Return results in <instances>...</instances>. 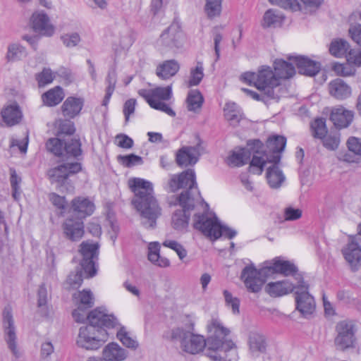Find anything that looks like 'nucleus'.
Returning <instances> with one entry per match:
<instances>
[{
  "mask_svg": "<svg viewBox=\"0 0 361 361\" xmlns=\"http://www.w3.org/2000/svg\"><path fill=\"white\" fill-rule=\"evenodd\" d=\"M164 188L169 192L187 188L175 197L174 202H170L171 205H179L181 207L176 210L172 216V225L176 230L187 228L190 211L194 210V228L210 239L214 240L221 236L231 239L237 234L235 230L221 225L215 214L209 211V205L202 200L197 187L194 170L188 169L179 174L171 175Z\"/></svg>",
  "mask_w": 361,
  "mask_h": 361,
  "instance_id": "obj_1",
  "label": "nucleus"
},
{
  "mask_svg": "<svg viewBox=\"0 0 361 361\" xmlns=\"http://www.w3.org/2000/svg\"><path fill=\"white\" fill-rule=\"evenodd\" d=\"M272 274L292 276L296 283H299L300 281L298 276L303 277L294 263L276 257L271 262H266L265 266L260 269H257L252 264L246 266L242 271L241 279L250 292L258 293L264 283L265 276Z\"/></svg>",
  "mask_w": 361,
  "mask_h": 361,
  "instance_id": "obj_2",
  "label": "nucleus"
},
{
  "mask_svg": "<svg viewBox=\"0 0 361 361\" xmlns=\"http://www.w3.org/2000/svg\"><path fill=\"white\" fill-rule=\"evenodd\" d=\"M128 185L135 194L132 202L140 213L142 224L147 228H154L161 209L154 196L152 183L140 178H133L128 180Z\"/></svg>",
  "mask_w": 361,
  "mask_h": 361,
  "instance_id": "obj_3",
  "label": "nucleus"
},
{
  "mask_svg": "<svg viewBox=\"0 0 361 361\" xmlns=\"http://www.w3.org/2000/svg\"><path fill=\"white\" fill-rule=\"evenodd\" d=\"M209 336L207 338V356L214 361L227 358V353L236 350L235 343L226 336L230 330L225 327L219 319H212L207 324Z\"/></svg>",
  "mask_w": 361,
  "mask_h": 361,
  "instance_id": "obj_4",
  "label": "nucleus"
},
{
  "mask_svg": "<svg viewBox=\"0 0 361 361\" xmlns=\"http://www.w3.org/2000/svg\"><path fill=\"white\" fill-rule=\"evenodd\" d=\"M240 79L248 85H254L260 92H264L269 99H278L280 97L279 78L275 75L273 69L267 66H261L257 72H246L241 75Z\"/></svg>",
  "mask_w": 361,
  "mask_h": 361,
  "instance_id": "obj_5",
  "label": "nucleus"
},
{
  "mask_svg": "<svg viewBox=\"0 0 361 361\" xmlns=\"http://www.w3.org/2000/svg\"><path fill=\"white\" fill-rule=\"evenodd\" d=\"M286 145V138L281 135L270 137L267 143L268 151L256 150L250 166V172L261 175L267 164H277L281 160V153Z\"/></svg>",
  "mask_w": 361,
  "mask_h": 361,
  "instance_id": "obj_6",
  "label": "nucleus"
},
{
  "mask_svg": "<svg viewBox=\"0 0 361 361\" xmlns=\"http://www.w3.org/2000/svg\"><path fill=\"white\" fill-rule=\"evenodd\" d=\"M138 94L152 109L161 111L171 117L176 116L175 111L164 102L170 100L173 96L171 85L157 87L151 90L141 89L138 91Z\"/></svg>",
  "mask_w": 361,
  "mask_h": 361,
  "instance_id": "obj_7",
  "label": "nucleus"
},
{
  "mask_svg": "<svg viewBox=\"0 0 361 361\" xmlns=\"http://www.w3.org/2000/svg\"><path fill=\"white\" fill-rule=\"evenodd\" d=\"M108 339V334L103 328L93 326H81L76 338L78 346L88 350L99 349Z\"/></svg>",
  "mask_w": 361,
  "mask_h": 361,
  "instance_id": "obj_8",
  "label": "nucleus"
},
{
  "mask_svg": "<svg viewBox=\"0 0 361 361\" xmlns=\"http://www.w3.org/2000/svg\"><path fill=\"white\" fill-rule=\"evenodd\" d=\"M171 336L173 339L180 341V349L188 354L196 355L207 349V341L199 334H195L180 328L174 329Z\"/></svg>",
  "mask_w": 361,
  "mask_h": 361,
  "instance_id": "obj_9",
  "label": "nucleus"
},
{
  "mask_svg": "<svg viewBox=\"0 0 361 361\" xmlns=\"http://www.w3.org/2000/svg\"><path fill=\"white\" fill-rule=\"evenodd\" d=\"M300 281L294 291L296 310L305 317L313 314L316 304L314 299L310 294L309 285L305 282L303 277L298 276Z\"/></svg>",
  "mask_w": 361,
  "mask_h": 361,
  "instance_id": "obj_10",
  "label": "nucleus"
},
{
  "mask_svg": "<svg viewBox=\"0 0 361 361\" xmlns=\"http://www.w3.org/2000/svg\"><path fill=\"white\" fill-rule=\"evenodd\" d=\"M185 40V35L180 26L177 23L171 24L164 30L157 39V45L161 49L180 48Z\"/></svg>",
  "mask_w": 361,
  "mask_h": 361,
  "instance_id": "obj_11",
  "label": "nucleus"
},
{
  "mask_svg": "<svg viewBox=\"0 0 361 361\" xmlns=\"http://www.w3.org/2000/svg\"><path fill=\"white\" fill-rule=\"evenodd\" d=\"M337 335L334 339L336 349L345 350L353 348L355 343V328L351 321H341L336 326Z\"/></svg>",
  "mask_w": 361,
  "mask_h": 361,
  "instance_id": "obj_12",
  "label": "nucleus"
},
{
  "mask_svg": "<svg viewBox=\"0 0 361 361\" xmlns=\"http://www.w3.org/2000/svg\"><path fill=\"white\" fill-rule=\"evenodd\" d=\"M99 245L89 240L83 241L80 245L79 252L82 257L80 266L87 278L96 274L94 259L98 255Z\"/></svg>",
  "mask_w": 361,
  "mask_h": 361,
  "instance_id": "obj_13",
  "label": "nucleus"
},
{
  "mask_svg": "<svg viewBox=\"0 0 361 361\" xmlns=\"http://www.w3.org/2000/svg\"><path fill=\"white\" fill-rule=\"evenodd\" d=\"M196 142L193 146H183L180 148L176 154V161L180 167H187L195 165L200 157L204 152L202 142L197 137Z\"/></svg>",
  "mask_w": 361,
  "mask_h": 361,
  "instance_id": "obj_14",
  "label": "nucleus"
},
{
  "mask_svg": "<svg viewBox=\"0 0 361 361\" xmlns=\"http://www.w3.org/2000/svg\"><path fill=\"white\" fill-rule=\"evenodd\" d=\"M262 147V143L258 140L249 141L246 148L233 150L227 158V163L231 166H240L247 163L251 154L252 157L257 149Z\"/></svg>",
  "mask_w": 361,
  "mask_h": 361,
  "instance_id": "obj_15",
  "label": "nucleus"
},
{
  "mask_svg": "<svg viewBox=\"0 0 361 361\" xmlns=\"http://www.w3.org/2000/svg\"><path fill=\"white\" fill-rule=\"evenodd\" d=\"M81 170L80 163L75 161L66 163L54 167L48 171L47 175L51 183L63 186L71 174H74Z\"/></svg>",
  "mask_w": 361,
  "mask_h": 361,
  "instance_id": "obj_16",
  "label": "nucleus"
},
{
  "mask_svg": "<svg viewBox=\"0 0 361 361\" xmlns=\"http://www.w3.org/2000/svg\"><path fill=\"white\" fill-rule=\"evenodd\" d=\"M3 326L4 339L13 355L18 357L20 354L17 348V336L11 312L5 308L3 312Z\"/></svg>",
  "mask_w": 361,
  "mask_h": 361,
  "instance_id": "obj_17",
  "label": "nucleus"
},
{
  "mask_svg": "<svg viewBox=\"0 0 361 361\" xmlns=\"http://www.w3.org/2000/svg\"><path fill=\"white\" fill-rule=\"evenodd\" d=\"M90 326L97 328H114L118 325V319L113 314H109L106 310L101 307L96 308L91 311L87 316Z\"/></svg>",
  "mask_w": 361,
  "mask_h": 361,
  "instance_id": "obj_18",
  "label": "nucleus"
},
{
  "mask_svg": "<svg viewBox=\"0 0 361 361\" xmlns=\"http://www.w3.org/2000/svg\"><path fill=\"white\" fill-rule=\"evenodd\" d=\"M287 59L288 61H293L298 69V72L302 75L314 76L321 69L319 62L312 60L305 56L289 55Z\"/></svg>",
  "mask_w": 361,
  "mask_h": 361,
  "instance_id": "obj_19",
  "label": "nucleus"
},
{
  "mask_svg": "<svg viewBox=\"0 0 361 361\" xmlns=\"http://www.w3.org/2000/svg\"><path fill=\"white\" fill-rule=\"evenodd\" d=\"M298 283L291 282L289 279L271 281L266 284L265 292L272 298L286 295L295 291Z\"/></svg>",
  "mask_w": 361,
  "mask_h": 361,
  "instance_id": "obj_20",
  "label": "nucleus"
},
{
  "mask_svg": "<svg viewBox=\"0 0 361 361\" xmlns=\"http://www.w3.org/2000/svg\"><path fill=\"white\" fill-rule=\"evenodd\" d=\"M94 209V202L88 197H77L71 201V210L80 219L92 215Z\"/></svg>",
  "mask_w": 361,
  "mask_h": 361,
  "instance_id": "obj_21",
  "label": "nucleus"
},
{
  "mask_svg": "<svg viewBox=\"0 0 361 361\" xmlns=\"http://www.w3.org/2000/svg\"><path fill=\"white\" fill-rule=\"evenodd\" d=\"M355 113L343 106H338L331 110L330 119L334 126L339 128H347L354 118Z\"/></svg>",
  "mask_w": 361,
  "mask_h": 361,
  "instance_id": "obj_22",
  "label": "nucleus"
},
{
  "mask_svg": "<svg viewBox=\"0 0 361 361\" xmlns=\"http://www.w3.org/2000/svg\"><path fill=\"white\" fill-rule=\"evenodd\" d=\"M342 253L352 269L357 270V264L361 261V246L354 238H350L349 242L343 247Z\"/></svg>",
  "mask_w": 361,
  "mask_h": 361,
  "instance_id": "obj_23",
  "label": "nucleus"
},
{
  "mask_svg": "<svg viewBox=\"0 0 361 361\" xmlns=\"http://www.w3.org/2000/svg\"><path fill=\"white\" fill-rule=\"evenodd\" d=\"M31 22L34 30L43 35L49 37L54 32V27L50 23L47 15L42 11L35 12Z\"/></svg>",
  "mask_w": 361,
  "mask_h": 361,
  "instance_id": "obj_24",
  "label": "nucleus"
},
{
  "mask_svg": "<svg viewBox=\"0 0 361 361\" xmlns=\"http://www.w3.org/2000/svg\"><path fill=\"white\" fill-rule=\"evenodd\" d=\"M329 94L337 100H345L352 95L351 87L343 80L336 78L331 80L328 85Z\"/></svg>",
  "mask_w": 361,
  "mask_h": 361,
  "instance_id": "obj_25",
  "label": "nucleus"
},
{
  "mask_svg": "<svg viewBox=\"0 0 361 361\" xmlns=\"http://www.w3.org/2000/svg\"><path fill=\"white\" fill-rule=\"evenodd\" d=\"M63 233L72 241L79 240L84 235V224L82 219H67L63 224Z\"/></svg>",
  "mask_w": 361,
  "mask_h": 361,
  "instance_id": "obj_26",
  "label": "nucleus"
},
{
  "mask_svg": "<svg viewBox=\"0 0 361 361\" xmlns=\"http://www.w3.org/2000/svg\"><path fill=\"white\" fill-rule=\"evenodd\" d=\"M247 345L252 355H258L266 349L264 336L257 329H252L247 332Z\"/></svg>",
  "mask_w": 361,
  "mask_h": 361,
  "instance_id": "obj_27",
  "label": "nucleus"
},
{
  "mask_svg": "<svg viewBox=\"0 0 361 361\" xmlns=\"http://www.w3.org/2000/svg\"><path fill=\"white\" fill-rule=\"evenodd\" d=\"M102 355L106 361H124L128 352L116 342H111L104 347Z\"/></svg>",
  "mask_w": 361,
  "mask_h": 361,
  "instance_id": "obj_28",
  "label": "nucleus"
},
{
  "mask_svg": "<svg viewBox=\"0 0 361 361\" xmlns=\"http://www.w3.org/2000/svg\"><path fill=\"white\" fill-rule=\"evenodd\" d=\"M1 118L7 126H13L20 122L23 113L16 103L5 106L1 112Z\"/></svg>",
  "mask_w": 361,
  "mask_h": 361,
  "instance_id": "obj_29",
  "label": "nucleus"
},
{
  "mask_svg": "<svg viewBox=\"0 0 361 361\" xmlns=\"http://www.w3.org/2000/svg\"><path fill=\"white\" fill-rule=\"evenodd\" d=\"M274 73L279 76V85L282 80L288 79L295 73V68L293 61H286L283 59H277L274 62Z\"/></svg>",
  "mask_w": 361,
  "mask_h": 361,
  "instance_id": "obj_30",
  "label": "nucleus"
},
{
  "mask_svg": "<svg viewBox=\"0 0 361 361\" xmlns=\"http://www.w3.org/2000/svg\"><path fill=\"white\" fill-rule=\"evenodd\" d=\"M84 105V99L80 97H68L61 106L63 115L69 118L78 116Z\"/></svg>",
  "mask_w": 361,
  "mask_h": 361,
  "instance_id": "obj_31",
  "label": "nucleus"
},
{
  "mask_svg": "<svg viewBox=\"0 0 361 361\" xmlns=\"http://www.w3.org/2000/svg\"><path fill=\"white\" fill-rule=\"evenodd\" d=\"M179 68V63L176 60H167L157 66L156 73L159 78L167 80L175 75Z\"/></svg>",
  "mask_w": 361,
  "mask_h": 361,
  "instance_id": "obj_32",
  "label": "nucleus"
},
{
  "mask_svg": "<svg viewBox=\"0 0 361 361\" xmlns=\"http://www.w3.org/2000/svg\"><path fill=\"white\" fill-rule=\"evenodd\" d=\"M267 170L266 177L271 188H279L285 180V176L276 164H271Z\"/></svg>",
  "mask_w": 361,
  "mask_h": 361,
  "instance_id": "obj_33",
  "label": "nucleus"
},
{
  "mask_svg": "<svg viewBox=\"0 0 361 361\" xmlns=\"http://www.w3.org/2000/svg\"><path fill=\"white\" fill-rule=\"evenodd\" d=\"M160 245L157 242H152L148 246V259L154 265L167 267L170 265L169 260L159 255Z\"/></svg>",
  "mask_w": 361,
  "mask_h": 361,
  "instance_id": "obj_34",
  "label": "nucleus"
},
{
  "mask_svg": "<svg viewBox=\"0 0 361 361\" xmlns=\"http://www.w3.org/2000/svg\"><path fill=\"white\" fill-rule=\"evenodd\" d=\"M27 51L23 46L17 42L8 44L6 54V59L8 62L13 63L19 61L25 58Z\"/></svg>",
  "mask_w": 361,
  "mask_h": 361,
  "instance_id": "obj_35",
  "label": "nucleus"
},
{
  "mask_svg": "<svg viewBox=\"0 0 361 361\" xmlns=\"http://www.w3.org/2000/svg\"><path fill=\"white\" fill-rule=\"evenodd\" d=\"M64 96L63 89L60 86H56L44 93L42 99L46 106H54L63 100Z\"/></svg>",
  "mask_w": 361,
  "mask_h": 361,
  "instance_id": "obj_36",
  "label": "nucleus"
},
{
  "mask_svg": "<svg viewBox=\"0 0 361 361\" xmlns=\"http://www.w3.org/2000/svg\"><path fill=\"white\" fill-rule=\"evenodd\" d=\"M114 329H117L116 338L124 346L134 350L138 347L137 341L132 336L130 332L127 330L126 326H122L118 322V325Z\"/></svg>",
  "mask_w": 361,
  "mask_h": 361,
  "instance_id": "obj_37",
  "label": "nucleus"
},
{
  "mask_svg": "<svg viewBox=\"0 0 361 361\" xmlns=\"http://www.w3.org/2000/svg\"><path fill=\"white\" fill-rule=\"evenodd\" d=\"M204 103V97L198 90H191L186 99L187 109L190 111L199 113Z\"/></svg>",
  "mask_w": 361,
  "mask_h": 361,
  "instance_id": "obj_38",
  "label": "nucleus"
},
{
  "mask_svg": "<svg viewBox=\"0 0 361 361\" xmlns=\"http://www.w3.org/2000/svg\"><path fill=\"white\" fill-rule=\"evenodd\" d=\"M330 54L336 57L342 58L348 54V51L350 50L349 43L343 39H335L331 41L329 48Z\"/></svg>",
  "mask_w": 361,
  "mask_h": 361,
  "instance_id": "obj_39",
  "label": "nucleus"
},
{
  "mask_svg": "<svg viewBox=\"0 0 361 361\" xmlns=\"http://www.w3.org/2000/svg\"><path fill=\"white\" fill-rule=\"evenodd\" d=\"M82 154L81 143L78 139H68L64 141L63 156L66 158H78Z\"/></svg>",
  "mask_w": 361,
  "mask_h": 361,
  "instance_id": "obj_40",
  "label": "nucleus"
},
{
  "mask_svg": "<svg viewBox=\"0 0 361 361\" xmlns=\"http://www.w3.org/2000/svg\"><path fill=\"white\" fill-rule=\"evenodd\" d=\"M226 119L232 125H235L242 118V113L238 105L234 102H227L224 108Z\"/></svg>",
  "mask_w": 361,
  "mask_h": 361,
  "instance_id": "obj_41",
  "label": "nucleus"
},
{
  "mask_svg": "<svg viewBox=\"0 0 361 361\" xmlns=\"http://www.w3.org/2000/svg\"><path fill=\"white\" fill-rule=\"evenodd\" d=\"M283 15L276 10L269 9L267 10L263 17V27H276L280 25L283 20Z\"/></svg>",
  "mask_w": 361,
  "mask_h": 361,
  "instance_id": "obj_42",
  "label": "nucleus"
},
{
  "mask_svg": "<svg viewBox=\"0 0 361 361\" xmlns=\"http://www.w3.org/2000/svg\"><path fill=\"white\" fill-rule=\"evenodd\" d=\"M78 306L84 307V309H89L94 305V295L90 290L84 289L75 293L73 295Z\"/></svg>",
  "mask_w": 361,
  "mask_h": 361,
  "instance_id": "obj_43",
  "label": "nucleus"
},
{
  "mask_svg": "<svg viewBox=\"0 0 361 361\" xmlns=\"http://www.w3.org/2000/svg\"><path fill=\"white\" fill-rule=\"evenodd\" d=\"M204 78V66L202 61H197L195 66L190 71L188 87L198 85Z\"/></svg>",
  "mask_w": 361,
  "mask_h": 361,
  "instance_id": "obj_44",
  "label": "nucleus"
},
{
  "mask_svg": "<svg viewBox=\"0 0 361 361\" xmlns=\"http://www.w3.org/2000/svg\"><path fill=\"white\" fill-rule=\"evenodd\" d=\"M332 70L336 75L342 77L352 76L355 74L356 70L350 63H341L336 62L332 65Z\"/></svg>",
  "mask_w": 361,
  "mask_h": 361,
  "instance_id": "obj_45",
  "label": "nucleus"
},
{
  "mask_svg": "<svg viewBox=\"0 0 361 361\" xmlns=\"http://www.w3.org/2000/svg\"><path fill=\"white\" fill-rule=\"evenodd\" d=\"M48 151L57 157L63 156L64 142L57 137H53L48 140L46 143Z\"/></svg>",
  "mask_w": 361,
  "mask_h": 361,
  "instance_id": "obj_46",
  "label": "nucleus"
},
{
  "mask_svg": "<svg viewBox=\"0 0 361 361\" xmlns=\"http://www.w3.org/2000/svg\"><path fill=\"white\" fill-rule=\"evenodd\" d=\"M221 3L222 0H206L204 8L209 18H214L220 15Z\"/></svg>",
  "mask_w": 361,
  "mask_h": 361,
  "instance_id": "obj_47",
  "label": "nucleus"
},
{
  "mask_svg": "<svg viewBox=\"0 0 361 361\" xmlns=\"http://www.w3.org/2000/svg\"><path fill=\"white\" fill-rule=\"evenodd\" d=\"M36 80L39 87H44L53 82L55 75L50 68H44L42 72L36 75Z\"/></svg>",
  "mask_w": 361,
  "mask_h": 361,
  "instance_id": "obj_48",
  "label": "nucleus"
},
{
  "mask_svg": "<svg viewBox=\"0 0 361 361\" xmlns=\"http://www.w3.org/2000/svg\"><path fill=\"white\" fill-rule=\"evenodd\" d=\"M226 305L228 307L231 308L234 314H238L240 312V300L233 297V295L227 290L223 292Z\"/></svg>",
  "mask_w": 361,
  "mask_h": 361,
  "instance_id": "obj_49",
  "label": "nucleus"
},
{
  "mask_svg": "<svg viewBox=\"0 0 361 361\" xmlns=\"http://www.w3.org/2000/svg\"><path fill=\"white\" fill-rule=\"evenodd\" d=\"M273 5L279 6L284 9H289L293 11L302 10L301 5L297 0H269Z\"/></svg>",
  "mask_w": 361,
  "mask_h": 361,
  "instance_id": "obj_50",
  "label": "nucleus"
},
{
  "mask_svg": "<svg viewBox=\"0 0 361 361\" xmlns=\"http://www.w3.org/2000/svg\"><path fill=\"white\" fill-rule=\"evenodd\" d=\"M311 127L315 137L322 139L327 133L325 121L323 118L315 119Z\"/></svg>",
  "mask_w": 361,
  "mask_h": 361,
  "instance_id": "obj_51",
  "label": "nucleus"
},
{
  "mask_svg": "<svg viewBox=\"0 0 361 361\" xmlns=\"http://www.w3.org/2000/svg\"><path fill=\"white\" fill-rule=\"evenodd\" d=\"M11 185L12 188V195L13 197L18 200L20 196V184L21 182V178L17 175L16 171L14 169H11Z\"/></svg>",
  "mask_w": 361,
  "mask_h": 361,
  "instance_id": "obj_52",
  "label": "nucleus"
},
{
  "mask_svg": "<svg viewBox=\"0 0 361 361\" xmlns=\"http://www.w3.org/2000/svg\"><path fill=\"white\" fill-rule=\"evenodd\" d=\"M346 61L351 66H361V49H350L345 56Z\"/></svg>",
  "mask_w": 361,
  "mask_h": 361,
  "instance_id": "obj_53",
  "label": "nucleus"
},
{
  "mask_svg": "<svg viewBox=\"0 0 361 361\" xmlns=\"http://www.w3.org/2000/svg\"><path fill=\"white\" fill-rule=\"evenodd\" d=\"M163 245L164 247H169L174 250L178 255L180 259H183L187 256L186 250L183 247L182 245H180L176 240H166L164 241Z\"/></svg>",
  "mask_w": 361,
  "mask_h": 361,
  "instance_id": "obj_54",
  "label": "nucleus"
},
{
  "mask_svg": "<svg viewBox=\"0 0 361 361\" xmlns=\"http://www.w3.org/2000/svg\"><path fill=\"white\" fill-rule=\"evenodd\" d=\"M82 272L81 270H78L75 273H71L68 275L66 284L68 285L69 288L75 289L82 285Z\"/></svg>",
  "mask_w": 361,
  "mask_h": 361,
  "instance_id": "obj_55",
  "label": "nucleus"
},
{
  "mask_svg": "<svg viewBox=\"0 0 361 361\" xmlns=\"http://www.w3.org/2000/svg\"><path fill=\"white\" fill-rule=\"evenodd\" d=\"M63 44L68 48L76 47L80 42L81 38L78 32L64 34L61 37Z\"/></svg>",
  "mask_w": 361,
  "mask_h": 361,
  "instance_id": "obj_56",
  "label": "nucleus"
},
{
  "mask_svg": "<svg viewBox=\"0 0 361 361\" xmlns=\"http://www.w3.org/2000/svg\"><path fill=\"white\" fill-rule=\"evenodd\" d=\"M324 146L331 150L336 149L340 143L339 136L336 135H327L323 138Z\"/></svg>",
  "mask_w": 361,
  "mask_h": 361,
  "instance_id": "obj_57",
  "label": "nucleus"
},
{
  "mask_svg": "<svg viewBox=\"0 0 361 361\" xmlns=\"http://www.w3.org/2000/svg\"><path fill=\"white\" fill-rule=\"evenodd\" d=\"M302 6V9L306 12H314L317 10L323 4L324 0H300Z\"/></svg>",
  "mask_w": 361,
  "mask_h": 361,
  "instance_id": "obj_58",
  "label": "nucleus"
},
{
  "mask_svg": "<svg viewBox=\"0 0 361 361\" xmlns=\"http://www.w3.org/2000/svg\"><path fill=\"white\" fill-rule=\"evenodd\" d=\"M347 145L349 151L358 157L361 155V139L351 137L348 140Z\"/></svg>",
  "mask_w": 361,
  "mask_h": 361,
  "instance_id": "obj_59",
  "label": "nucleus"
},
{
  "mask_svg": "<svg viewBox=\"0 0 361 361\" xmlns=\"http://www.w3.org/2000/svg\"><path fill=\"white\" fill-rule=\"evenodd\" d=\"M337 158L342 161L348 163H357L359 161V157L350 151H340L337 154Z\"/></svg>",
  "mask_w": 361,
  "mask_h": 361,
  "instance_id": "obj_60",
  "label": "nucleus"
},
{
  "mask_svg": "<svg viewBox=\"0 0 361 361\" xmlns=\"http://www.w3.org/2000/svg\"><path fill=\"white\" fill-rule=\"evenodd\" d=\"M120 159H121L122 164L127 167H131L142 163L140 157L133 154L126 156H121Z\"/></svg>",
  "mask_w": 361,
  "mask_h": 361,
  "instance_id": "obj_61",
  "label": "nucleus"
},
{
  "mask_svg": "<svg viewBox=\"0 0 361 361\" xmlns=\"http://www.w3.org/2000/svg\"><path fill=\"white\" fill-rule=\"evenodd\" d=\"M49 200L51 204L59 209H64L66 205L65 197L60 196L55 192L49 195Z\"/></svg>",
  "mask_w": 361,
  "mask_h": 361,
  "instance_id": "obj_62",
  "label": "nucleus"
},
{
  "mask_svg": "<svg viewBox=\"0 0 361 361\" xmlns=\"http://www.w3.org/2000/svg\"><path fill=\"white\" fill-rule=\"evenodd\" d=\"M348 32L353 41L361 46V25H351L348 30Z\"/></svg>",
  "mask_w": 361,
  "mask_h": 361,
  "instance_id": "obj_63",
  "label": "nucleus"
},
{
  "mask_svg": "<svg viewBox=\"0 0 361 361\" xmlns=\"http://www.w3.org/2000/svg\"><path fill=\"white\" fill-rule=\"evenodd\" d=\"M48 301L47 288L44 284L39 286L37 291V305L38 307H42L47 305Z\"/></svg>",
  "mask_w": 361,
  "mask_h": 361,
  "instance_id": "obj_64",
  "label": "nucleus"
}]
</instances>
